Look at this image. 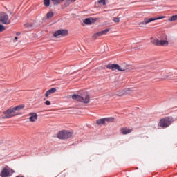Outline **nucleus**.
<instances>
[{
	"instance_id": "obj_13",
	"label": "nucleus",
	"mask_w": 177,
	"mask_h": 177,
	"mask_svg": "<svg viewBox=\"0 0 177 177\" xmlns=\"http://www.w3.org/2000/svg\"><path fill=\"white\" fill-rule=\"evenodd\" d=\"M109 31H110V28H106L104 30L95 33L93 35L92 38H93V39H97V37H102V35H106V34H107V32H109Z\"/></svg>"
},
{
	"instance_id": "obj_22",
	"label": "nucleus",
	"mask_w": 177,
	"mask_h": 177,
	"mask_svg": "<svg viewBox=\"0 0 177 177\" xmlns=\"http://www.w3.org/2000/svg\"><path fill=\"white\" fill-rule=\"evenodd\" d=\"M6 28L5 26L0 24V32H3V31H5Z\"/></svg>"
},
{
	"instance_id": "obj_23",
	"label": "nucleus",
	"mask_w": 177,
	"mask_h": 177,
	"mask_svg": "<svg viewBox=\"0 0 177 177\" xmlns=\"http://www.w3.org/2000/svg\"><path fill=\"white\" fill-rule=\"evenodd\" d=\"M98 3H102L104 6L106 5V0H100L98 1Z\"/></svg>"
},
{
	"instance_id": "obj_25",
	"label": "nucleus",
	"mask_w": 177,
	"mask_h": 177,
	"mask_svg": "<svg viewBox=\"0 0 177 177\" xmlns=\"http://www.w3.org/2000/svg\"><path fill=\"white\" fill-rule=\"evenodd\" d=\"M113 21H114L115 23H120V18H118V17H115V18L113 19Z\"/></svg>"
},
{
	"instance_id": "obj_10",
	"label": "nucleus",
	"mask_w": 177,
	"mask_h": 177,
	"mask_svg": "<svg viewBox=\"0 0 177 177\" xmlns=\"http://www.w3.org/2000/svg\"><path fill=\"white\" fill-rule=\"evenodd\" d=\"M68 35V30L66 29H60L55 31L53 34L55 38H60L61 37H67Z\"/></svg>"
},
{
	"instance_id": "obj_26",
	"label": "nucleus",
	"mask_w": 177,
	"mask_h": 177,
	"mask_svg": "<svg viewBox=\"0 0 177 177\" xmlns=\"http://www.w3.org/2000/svg\"><path fill=\"white\" fill-rule=\"evenodd\" d=\"M45 104H46V106H50V101L46 100V101L45 102Z\"/></svg>"
},
{
	"instance_id": "obj_21",
	"label": "nucleus",
	"mask_w": 177,
	"mask_h": 177,
	"mask_svg": "<svg viewBox=\"0 0 177 177\" xmlns=\"http://www.w3.org/2000/svg\"><path fill=\"white\" fill-rule=\"evenodd\" d=\"M53 15H54L53 12L52 11L48 12L46 15L47 19H52V17H53Z\"/></svg>"
},
{
	"instance_id": "obj_5",
	"label": "nucleus",
	"mask_w": 177,
	"mask_h": 177,
	"mask_svg": "<svg viewBox=\"0 0 177 177\" xmlns=\"http://www.w3.org/2000/svg\"><path fill=\"white\" fill-rule=\"evenodd\" d=\"M71 136H73V132H70L66 130L61 131L57 134V138H58V139L62 140L70 139Z\"/></svg>"
},
{
	"instance_id": "obj_28",
	"label": "nucleus",
	"mask_w": 177,
	"mask_h": 177,
	"mask_svg": "<svg viewBox=\"0 0 177 177\" xmlns=\"http://www.w3.org/2000/svg\"><path fill=\"white\" fill-rule=\"evenodd\" d=\"M164 80H172V77H169V76L165 77Z\"/></svg>"
},
{
	"instance_id": "obj_15",
	"label": "nucleus",
	"mask_w": 177,
	"mask_h": 177,
	"mask_svg": "<svg viewBox=\"0 0 177 177\" xmlns=\"http://www.w3.org/2000/svg\"><path fill=\"white\" fill-rule=\"evenodd\" d=\"M97 20V18H86L84 21L83 23H84V24H86L87 26H89L91 24H92V23H95V21Z\"/></svg>"
},
{
	"instance_id": "obj_1",
	"label": "nucleus",
	"mask_w": 177,
	"mask_h": 177,
	"mask_svg": "<svg viewBox=\"0 0 177 177\" xmlns=\"http://www.w3.org/2000/svg\"><path fill=\"white\" fill-rule=\"evenodd\" d=\"M1 118L3 120H6L8 118H12V117H16L19 115V113L15 110V108L10 107L3 113Z\"/></svg>"
},
{
	"instance_id": "obj_11",
	"label": "nucleus",
	"mask_w": 177,
	"mask_h": 177,
	"mask_svg": "<svg viewBox=\"0 0 177 177\" xmlns=\"http://www.w3.org/2000/svg\"><path fill=\"white\" fill-rule=\"evenodd\" d=\"M13 172H15V171L12 169L7 167L2 169L0 176L9 177L13 174Z\"/></svg>"
},
{
	"instance_id": "obj_8",
	"label": "nucleus",
	"mask_w": 177,
	"mask_h": 177,
	"mask_svg": "<svg viewBox=\"0 0 177 177\" xmlns=\"http://www.w3.org/2000/svg\"><path fill=\"white\" fill-rule=\"evenodd\" d=\"M115 118L113 117L104 118L99 119L96 121L97 125H106V124H110V122H114Z\"/></svg>"
},
{
	"instance_id": "obj_4",
	"label": "nucleus",
	"mask_w": 177,
	"mask_h": 177,
	"mask_svg": "<svg viewBox=\"0 0 177 177\" xmlns=\"http://www.w3.org/2000/svg\"><path fill=\"white\" fill-rule=\"evenodd\" d=\"M151 42L156 46H168L169 42L167 40H159L157 38L151 37Z\"/></svg>"
},
{
	"instance_id": "obj_27",
	"label": "nucleus",
	"mask_w": 177,
	"mask_h": 177,
	"mask_svg": "<svg viewBox=\"0 0 177 177\" xmlns=\"http://www.w3.org/2000/svg\"><path fill=\"white\" fill-rule=\"evenodd\" d=\"M75 1H77V0H68V5H70V3H71L75 2Z\"/></svg>"
},
{
	"instance_id": "obj_31",
	"label": "nucleus",
	"mask_w": 177,
	"mask_h": 177,
	"mask_svg": "<svg viewBox=\"0 0 177 177\" xmlns=\"http://www.w3.org/2000/svg\"><path fill=\"white\" fill-rule=\"evenodd\" d=\"M17 35H20V33H17Z\"/></svg>"
},
{
	"instance_id": "obj_3",
	"label": "nucleus",
	"mask_w": 177,
	"mask_h": 177,
	"mask_svg": "<svg viewBox=\"0 0 177 177\" xmlns=\"http://www.w3.org/2000/svg\"><path fill=\"white\" fill-rule=\"evenodd\" d=\"M106 68L108 70H112V71H115V70H118V71H127L128 70L127 66H122L115 64H108Z\"/></svg>"
},
{
	"instance_id": "obj_2",
	"label": "nucleus",
	"mask_w": 177,
	"mask_h": 177,
	"mask_svg": "<svg viewBox=\"0 0 177 177\" xmlns=\"http://www.w3.org/2000/svg\"><path fill=\"white\" fill-rule=\"evenodd\" d=\"M51 1L52 2H53L55 5H60V3H62V2L65 1L66 6H68V0H51ZM43 3L44 6H46V8H49V6H50V0H43Z\"/></svg>"
},
{
	"instance_id": "obj_30",
	"label": "nucleus",
	"mask_w": 177,
	"mask_h": 177,
	"mask_svg": "<svg viewBox=\"0 0 177 177\" xmlns=\"http://www.w3.org/2000/svg\"><path fill=\"white\" fill-rule=\"evenodd\" d=\"M30 27H32V25H29Z\"/></svg>"
},
{
	"instance_id": "obj_6",
	"label": "nucleus",
	"mask_w": 177,
	"mask_h": 177,
	"mask_svg": "<svg viewBox=\"0 0 177 177\" xmlns=\"http://www.w3.org/2000/svg\"><path fill=\"white\" fill-rule=\"evenodd\" d=\"M171 124H172V119L170 117L162 118L159 121V125L161 128H168Z\"/></svg>"
},
{
	"instance_id": "obj_7",
	"label": "nucleus",
	"mask_w": 177,
	"mask_h": 177,
	"mask_svg": "<svg viewBox=\"0 0 177 177\" xmlns=\"http://www.w3.org/2000/svg\"><path fill=\"white\" fill-rule=\"evenodd\" d=\"M72 99L77 102H81L82 103H89L90 100L89 95H88L84 97L78 94H74L72 95Z\"/></svg>"
},
{
	"instance_id": "obj_12",
	"label": "nucleus",
	"mask_w": 177,
	"mask_h": 177,
	"mask_svg": "<svg viewBox=\"0 0 177 177\" xmlns=\"http://www.w3.org/2000/svg\"><path fill=\"white\" fill-rule=\"evenodd\" d=\"M132 92V89L127 88L126 90H120L118 92H116L115 94L113 95V96H124V95H129Z\"/></svg>"
},
{
	"instance_id": "obj_18",
	"label": "nucleus",
	"mask_w": 177,
	"mask_h": 177,
	"mask_svg": "<svg viewBox=\"0 0 177 177\" xmlns=\"http://www.w3.org/2000/svg\"><path fill=\"white\" fill-rule=\"evenodd\" d=\"M56 92V88H53L51 89L48 90L45 93V97H48L52 93H55Z\"/></svg>"
},
{
	"instance_id": "obj_17",
	"label": "nucleus",
	"mask_w": 177,
	"mask_h": 177,
	"mask_svg": "<svg viewBox=\"0 0 177 177\" xmlns=\"http://www.w3.org/2000/svg\"><path fill=\"white\" fill-rule=\"evenodd\" d=\"M29 115V121L30 122H35V120H38V115L37 113H30Z\"/></svg>"
},
{
	"instance_id": "obj_19",
	"label": "nucleus",
	"mask_w": 177,
	"mask_h": 177,
	"mask_svg": "<svg viewBox=\"0 0 177 177\" xmlns=\"http://www.w3.org/2000/svg\"><path fill=\"white\" fill-rule=\"evenodd\" d=\"M13 108L15 111H20V110H23L24 105H19Z\"/></svg>"
},
{
	"instance_id": "obj_9",
	"label": "nucleus",
	"mask_w": 177,
	"mask_h": 177,
	"mask_svg": "<svg viewBox=\"0 0 177 177\" xmlns=\"http://www.w3.org/2000/svg\"><path fill=\"white\" fill-rule=\"evenodd\" d=\"M0 23H2V24H10L11 21L6 12H0Z\"/></svg>"
},
{
	"instance_id": "obj_20",
	"label": "nucleus",
	"mask_w": 177,
	"mask_h": 177,
	"mask_svg": "<svg viewBox=\"0 0 177 177\" xmlns=\"http://www.w3.org/2000/svg\"><path fill=\"white\" fill-rule=\"evenodd\" d=\"M176 20H177V15H173L168 19L169 21H176Z\"/></svg>"
},
{
	"instance_id": "obj_24",
	"label": "nucleus",
	"mask_w": 177,
	"mask_h": 177,
	"mask_svg": "<svg viewBox=\"0 0 177 177\" xmlns=\"http://www.w3.org/2000/svg\"><path fill=\"white\" fill-rule=\"evenodd\" d=\"M161 19H165V16H160V17L154 18L155 20H161Z\"/></svg>"
},
{
	"instance_id": "obj_14",
	"label": "nucleus",
	"mask_w": 177,
	"mask_h": 177,
	"mask_svg": "<svg viewBox=\"0 0 177 177\" xmlns=\"http://www.w3.org/2000/svg\"><path fill=\"white\" fill-rule=\"evenodd\" d=\"M133 131V129L132 128H128V127H122L120 129V132L122 135H128L129 133H132Z\"/></svg>"
},
{
	"instance_id": "obj_16",
	"label": "nucleus",
	"mask_w": 177,
	"mask_h": 177,
	"mask_svg": "<svg viewBox=\"0 0 177 177\" xmlns=\"http://www.w3.org/2000/svg\"><path fill=\"white\" fill-rule=\"evenodd\" d=\"M156 19L154 18H148L145 17L144 18V21L142 22H140L138 24L139 26L145 25V24H149V23H151V21H154Z\"/></svg>"
},
{
	"instance_id": "obj_29",
	"label": "nucleus",
	"mask_w": 177,
	"mask_h": 177,
	"mask_svg": "<svg viewBox=\"0 0 177 177\" xmlns=\"http://www.w3.org/2000/svg\"><path fill=\"white\" fill-rule=\"evenodd\" d=\"M17 39H18V37H15V41H17Z\"/></svg>"
}]
</instances>
